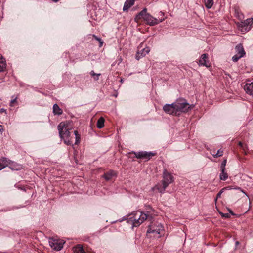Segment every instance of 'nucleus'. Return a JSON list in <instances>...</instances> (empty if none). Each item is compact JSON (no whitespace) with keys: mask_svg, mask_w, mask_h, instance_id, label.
<instances>
[{"mask_svg":"<svg viewBox=\"0 0 253 253\" xmlns=\"http://www.w3.org/2000/svg\"><path fill=\"white\" fill-rule=\"evenodd\" d=\"M58 130L60 138L64 143L68 145H72L70 131L72 129V123L69 121H63L58 125Z\"/></svg>","mask_w":253,"mask_h":253,"instance_id":"obj_1","label":"nucleus"},{"mask_svg":"<svg viewBox=\"0 0 253 253\" xmlns=\"http://www.w3.org/2000/svg\"><path fill=\"white\" fill-rule=\"evenodd\" d=\"M149 218H152L149 214L142 211H136L128 215L127 222L132 223V227H138L145 220Z\"/></svg>","mask_w":253,"mask_h":253,"instance_id":"obj_2","label":"nucleus"},{"mask_svg":"<svg viewBox=\"0 0 253 253\" xmlns=\"http://www.w3.org/2000/svg\"><path fill=\"white\" fill-rule=\"evenodd\" d=\"M173 180L174 178L171 173L169 172L166 169H165L163 172V187H161L160 185H156L153 188H152V190L153 191H158L160 193H164L166 188L170 183H172Z\"/></svg>","mask_w":253,"mask_h":253,"instance_id":"obj_3","label":"nucleus"},{"mask_svg":"<svg viewBox=\"0 0 253 253\" xmlns=\"http://www.w3.org/2000/svg\"><path fill=\"white\" fill-rule=\"evenodd\" d=\"M164 227L161 223H154L149 226L147 235L150 237L160 238L164 233Z\"/></svg>","mask_w":253,"mask_h":253,"instance_id":"obj_4","label":"nucleus"},{"mask_svg":"<svg viewBox=\"0 0 253 253\" xmlns=\"http://www.w3.org/2000/svg\"><path fill=\"white\" fill-rule=\"evenodd\" d=\"M175 106L177 114L179 115L180 112L186 113L191 110L192 107L184 99H180L175 102Z\"/></svg>","mask_w":253,"mask_h":253,"instance_id":"obj_5","label":"nucleus"},{"mask_svg":"<svg viewBox=\"0 0 253 253\" xmlns=\"http://www.w3.org/2000/svg\"><path fill=\"white\" fill-rule=\"evenodd\" d=\"M128 154H134L135 157L137 159H144L146 161L149 160L155 154L152 152H148L146 151H139L138 152H135L134 151H131L128 152Z\"/></svg>","mask_w":253,"mask_h":253,"instance_id":"obj_6","label":"nucleus"},{"mask_svg":"<svg viewBox=\"0 0 253 253\" xmlns=\"http://www.w3.org/2000/svg\"><path fill=\"white\" fill-rule=\"evenodd\" d=\"M63 243L62 241L58 239H55L53 238H50L49 239V244L50 246L54 250L60 251L63 247Z\"/></svg>","mask_w":253,"mask_h":253,"instance_id":"obj_7","label":"nucleus"},{"mask_svg":"<svg viewBox=\"0 0 253 253\" xmlns=\"http://www.w3.org/2000/svg\"><path fill=\"white\" fill-rule=\"evenodd\" d=\"M165 20L164 18L158 19L154 18L149 13L145 16V19H144L147 23V24L150 26H154L158 24L159 23L163 22Z\"/></svg>","mask_w":253,"mask_h":253,"instance_id":"obj_8","label":"nucleus"},{"mask_svg":"<svg viewBox=\"0 0 253 253\" xmlns=\"http://www.w3.org/2000/svg\"><path fill=\"white\" fill-rule=\"evenodd\" d=\"M163 109L164 111L170 115H172L174 116H177L176 107L175 106V102L172 104H165L163 107Z\"/></svg>","mask_w":253,"mask_h":253,"instance_id":"obj_9","label":"nucleus"},{"mask_svg":"<svg viewBox=\"0 0 253 253\" xmlns=\"http://www.w3.org/2000/svg\"><path fill=\"white\" fill-rule=\"evenodd\" d=\"M199 66H205L206 67H210V64L208 59L207 54H203L201 55L198 62H197Z\"/></svg>","mask_w":253,"mask_h":253,"instance_id":"obj_10","label":"nucleus"},{"mask_svg":"<svg viewBox=\"0 0 253 253\" xmlns=\"http://www.w3.org/2000/svg\"><path fill=\"white\" fill-rule=\"evenodd\" d=\"M150 51V49L149 47H146L143 48L141 50H138L136 55V59L139 60L140 58L145 56L148 54Z\"/></svg>","mask_w":253,"mask_h":253,"instance_id":"obj_11","label":"nucleus"},{"mask_svg":"<svg viewBox=\"0 0 253 253\" xmlns=\"http://www.w3.org/2000/svg\"><path fill=\"white\" fill-rule=\"evenodd\" d=\"M117 173L114 170H110L108 171L105 172L102 175V177L104 178L106 181L111 180L113 177H117Z\"/></svg>","mask_w":253,"mask_h":253,"instance_id":"obj_12","label":"nucleus"},{"mask_svg":"<svg viewBox=\"0 0 253 253\" xmlns=\"http://www.w3.org/2000/svg\"><path fill=\"white\" fill-rule=\"evenodd\" d=\"M9 168L12 170H20L22 169V166L21 165L19 164L16 162H12L9 160L8 162Z\"/></svg>","mask_w":253,"mask_h":253,"instance_id":"obj_13","label":"nucleus"},{"mask_svg":"<svg viewBox=\"0 0 253 253\" xmlns=\"http://www.w3.org/2000/svg\"><path fill=\"white\" fill-rule=\"evenodd\" d=\"M236 54L240 55L239 57H243L245 55V51L241 43L238 44L235 47Z\"/></svg>","mask_w":253,"mask_h":253,"instance_id":"obj_14","label":"nucleus"},{"mask_svg":"<svg viewBox=\"0 0 253 253\" xmlns=\"http://www.w3.org/2000/svg\"><path fill=\"white\" fill-rule=\"evenodd\" d=\"M147 9L146 8H144L141 11H140L136 16L135 19L138 22L141 19H144L145 16L148 14L147 12Z\"/></svg>","mask_w":253,"mask_h":253,"instance_id":"obj_15","label":"nucleus"},{"mask_svg":"<svg viewBox=\"0 0 253 253\" xmlns=\"http://www.w3.org/2000/svg\"><path fill=\"white\" fill-rule=\"evenodd\" d=\"M135 0H126L124 3L123 10L126 11L134 4Z\"/></svg>","mask_w":253,"mask_h":253,"instance_id":"obj_16","label":"nucleus"},{"mask_svg":"<svg viewBox=\"0 0 253 253\" xmlns=\"http://www.w3.org/2000/svg\"><path fill=\"white\" fill-rule=\"evenodd\" d=\"M245 90L247 93L253 95V82L247 84L245 86Z\"/></svg>","mask_w":253,"mask_h":253,"instance_id":"obj_17","label":"nucleus"},{"mask_svg":"<svg viewBox=\"0 0 253 253\" xmlns=\"http://www.w3.org/2000/svg\"><path fill=\"white\" fill-rule=\"evenodd\" d=\"M9 160L6 158H0V170L8 166Z\"/></svg>","mask_w":253,"mask_h":253,"instance_id":"obj_18","label":"nucleus"},{"mask_svg":"<svg viewBox=\"0 0 253 253\" xmlns=\"http://www.w3.org/2000/svg\"><path fill=\"white\" fill-rule=\"evenodd\" d=\"M53 113L55 115H60L63 113V111L57 104H54L53 106Z\"/></svg>","mask_w":253,"mask_h":253,"instance_id":"obj_19","label":"nucleus"},{"mask_svg":"<svg viewBox=\"0 0 253 253\" xmlns=\"http://www.w3.org/2000/svg\"><path fill=\"white\" fill-rule=\"evenodd\" d=\"M74 253H86L81 245H78L73 248Z\"/></svg>","mask_w":253,"mask_h":253,"instance_id":"obj_20","label":"nucleus"},{"mask_svg":"<svg viewBox=\"0 0 253 253\" xmlns=\"http://www.w3.org/2000/svg\"><path fill=\"white\" fill-rule=\"evenodd\" d=\"M253 23V18H248L244 21L241 22V27H248L249 25H252Z\"/></svg>","mask_w":253,"mask_h":253,"instance_id":"obj_21","label":"nucleus"},{"mask_svg":"<svg viewBox=\"0 0 253 253\" xmlns=\"http://www.w3.org/2000/svg\"><path fill=\"white\" fill-rule=\"evenodd\" d=\"M104 121H105L104 119L102 117L98 119V120H97V124H96V126H97V127L98 128L100 129L104 127Z\"/></svg>","mask_w":253,"mask_h":253,"instance_id":"obj_22","label":"nucleus"},{"mask_svg":"<svg viewBox=\"0 0 253 253\" xmlns=\"http://www.w3.org/2000/svg\"><path fill=\"white\" fill-rule=\"evenodd\" d=\"M228 177L227 173L226 172V169H221V172L220 174V179L221 180L225 181Z\"/></svg>","mask_w":253,"mask_h":253,"instance_id":"obj_23","label":"nucleus"},{"mask_svg":"<svg viewBox=\"0 0 253 253\" xmlns=\"http://www.w3.org/2000/svg\"><path fill=\"white\" fill-rule=\"evenodd\" d=\"M205 7L208 8H211L213 4V0H203Z\"/></svg>","mask_w":253,"mask_h":253,"instance_id":"obj_24","label":"nucleus"},{"mask_svg":"<svg viewBox=\"0 0 253 253\" xmlns=\"http://www.w3.org/2000/svg\"><path fill=\"white\" fill-rule=\"evenodd\" d=\"M74 133L75 135V139H76L75 144L78 145L80 143V141H81V135L79 133L78 131L77 130H76L74 131Z\"/></svg>","mask_w":253,"mask_h":253,"instance_id":"obj_25","label":"nucleus"},{"mask_svg":"<svg viewBox=\"0 0 253 253\" xmlns=\"http://www.w3.org/2000/svg\"><path fill=\"white\" fill-rule=\"evenodd\" d=\"M6 64L5 60L0 61V72H2L6 68Z\"/></svg>","mask_w":253,"mask_h":253,"instance_id":"obj_26","label":"nucleus"},{"mask_svg":"<svg viewBox=\"0 0 253 253\" xmlns=\"http://www.w3.org/2000/svg\"><path fill=\"white\" fill-rule=\"evenodd\" d=\"M211 154L213 156V157L218 158L223 155V151L221 150V149H220L217 151V152L215 154L211 153Z\"/></svg>","mask_w":253,"mask_h":253,"instance_id":"obj_27","label":"nucleus"},{"mask_svg":"<svg viewBox=\"0 0 253 253\" xmlns=\"http://www.w3.org/2000/svg\"><path fill=\"white\" fill-rule=\"evenodd\" d=\"M90 75L94 78V80L97 81L99 80V77L101 75V74H96L93 71H91L90 72Z\"/></svg>","mask_w":253,"mask_h":253,"instance_id":"obj_28","label":"nucleus"},{"mask_svg":"<svg viewBox=\"0 0 253 253\" xmlns=\"http://www.w3.org/2000/svg\"><path fill=\"white\" fill-rule=\"evenodd\" d=\"M92 37L94 38V39L98 41V42L99 43V47H101L102 46L103 44V41L101 40L100 38L98 37L95 35H92Z\"/></svg>","mask_w":253,"mask_h":253,"instance_id":"obj_29","label":"nucleus"},{"mask_svg":"<svg viewBox=\"0 0 253 253\" xmlns=\"http://www.w3.org/2000/svg\"><path fill=\"white\" fill-rule=\"evenodd\" d=\"M12 98H13L10 102V106L11 107H12L14 106V104L17 103V97H14V96H12Z\"/></svg>","mask_w":253,"mask_h":253,"instance_id":"obj_30","label":"nucleus"},{"mask_svg":"<svg viewBox=\"0 0 253 253\" xmlns=\"http://www.w3.org/2000/svg\"><path fill=\"white\" fill-rule=\"evenodd\" d=\"M226 163H227V160L226 159H224L222 162L221 164V166H220L221 169H226L225 166H226Z\"/></svg>","mask_w":253,"mask_h":253,"instance_id":"obj_31","label":"nucleus"},{"mask_svg":"<svg viewBox=\"0 0 253 253\" xmlns=\"http://www.w3.org/2000/svg\"><path fill=\"white\" fill-rule=\"evenodd\" d=\"M240 55L238 54H235L234 56L232 57V60L234 62H237L238 61L239 59H240L241 57H239Z\"/></svg>","mask_w":253,"mask_h":253,"instance_id":"obj_32","label":"nucleus"},{"mask_svg":"<svg viewBox=\"0 0 253 253\" xmlns=\"http://www.w3.org/2000/svg\"><path fill=\"white\" fill-rule=\"evenodd\" d=\"M219 213L222 216V217H224L225 218H228L230 217V215L229 213H223L221 212H220Z\"/></svg>","mask_w":253,"mask_h":253,"instance_id":"obj_33","label":"nucleus"},{"mask_svg":"<svg viewBox=\"0 0 253 253\" xmlns=\"http://www.w3.org/2000/svg\"><path fill=\"white\" fill-rule=\"evenodd\" d=\"M226 189V188H222L220 192L217 194L216 198L215 199V201H217V199L221 197V194L223 192L224 190Z\"/></svg>","mask_w":253,"mask_h":253,"instance_id":"obj_34","label":"nucleus"},{"mask_svg":"<svg viewBox=\"0 0 253 253\" xmlns=\"http://www.w3.org/2000/svg\"><path fill=\"white\" fill-rule=\"evenodd\" d=\"M242 149L244 150V151L245 152V154H247L246 151L248 150V146L247 144H244V146L242 147Z\"/></svg>","mask_w":253,"mask_h":253,"instance_id":"obj_35","label":"nucleus"},{"mask_svg":"<svg viewBox=\"0 0 253 253\" xmlns=\"http://www.w3.org/2000/svg\"><path fill=\"white\" fill-rule=\"evenodd\" d=\"M127 156H128L129 158H131V159H134V158H136V157H135V155H134V154H131V155H129V154H128V153H127Z\"/></svg>","mask_w":253,"mask_h":253,"instance_id":"obj_36","label":"nucleus"},{"mask_svg":"<svg viewBox=\"0 0 253 253\" xmlns=\"http://www.w3.org/2000/svg\"><path fill=\"white\" fill-rule=\"evenodd\" d=\"M0 131L1 132H2L4 131V126L1 125H0Z\"/></svg>","mask_w":253,"mask_h":253,"instance_id":"obj_37","label":"nucleus"},{"mask_svg":"<svg viewBox=\"0 0 253 253\" xmlns=\"http://www.w3.org/2000/svg\"><path fill=\"white\" fill-rule=\"evenodd\" d=\"M244 144H243L241 142H239V145L242 148L243 146H244Z\"/></svg>","mask_w":253,"mask_h":253,"instance_id":"obj_38","label":"nucleus"},{"mask_svg":"<svg viewBox=\"0 0 253 253\" xmlns=\"http://www.w3.org/2000/svg\"><path fill=\"white\" fill-rule=\"evenodd\" d=\"M5 59L1 55V54H0V60H4Z\"/></svg>","mask_w":253,"mask_h":253,"instance_id":"obj_39","label":"nucleus"},{"mask_svg":"<svg viewBox=\"0 0 253 253\" xmlns=\"http://www.w3.org/2000/svg\"><path fill=\"white\" fill-rule=\"evenodd\" d=\"M229 212L230 213H231L232 215H234V213L232 212L231 210H229Z\"/></svg>","mask_w":253,"mask_h":253,"instance_id":"obj_40","label":"nucleus"},{"mask_svg":"<svg viewBox=\"0 0 253 253\" xmlns=\"http://www.w3.org/2000/svg\"><path fill=\"white\" fill-rule=\"evenodd\" d=\"M5 110L3 109H0V112H4Z\"/></svg>","mask_w":253,"mask_h":253,"instance_id":"obj_41","label":"nucleus"},{"mask_svg":"<svg viewBox=\"0 0 253 253\" xmlns=\"http://www.w3.org/2000/svg\"><path fill=\"white\" fill-rule=\"evenodd\" d=\"M214 153V154H215V151H211V153Z\"/></svg>","mask_w":253,"mask_h":253,"instance_id":"obj_42","label":"nucleus"},{"mask_svg":"<svg viewBox=\"0 0 253 253\" xmlns=\"http://www.w3.org/2000/svg\"><path fill=\"white\" fill-rule=\"evenodd\" d=\"M239 242L238 241H237V242H236V245L239 244Z\"/></svg>","mask_w":253,"mask_h":253,"instance_id":"obj_43","label":"nucleus"}]
</instances>
